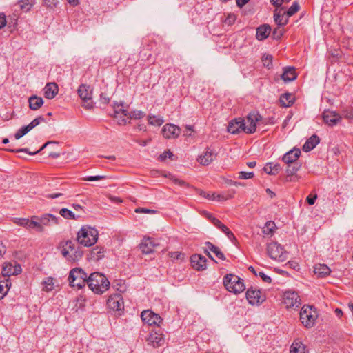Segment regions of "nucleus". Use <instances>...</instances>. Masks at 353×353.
<instances>
[{"mask_svg":"<svg viewBox=\"0 0 353 353\" xmlns=\"http://www.w3.org/2000/svg\"><path fill=\"white\" fill-rule=\"evenodd\" d=\"M316 199H317V195L316 194H314L313 196L310 194L309 196H307L306 201H307V203L309 205H312L314 204Z\"/></svg>","mask_w":353,"mask_h":353,"instance_id":"obj_61","label":"nucleus"},{"mask_svg":"<svg viewBox=\"0 0 353 353\" xmlns=\"http://www.w3.org/2000/svg\"><path fill=\"white\" fill-rule=\"evenodd\" d=\"M317 316L316 310L312 306L304 305L301 310L300 321L305 327H313Z\"/></svg>","mask_w":353,"mask_h":353,"instance_id":"obj_6","label":"nucleus"},{"mask_svg":"<svg viewBox=\"0 0 353 353\" xmlns=\"http://www.w3.org/2000/svg\"><path fill=\"white\" fill-rule=\"evenodd\" d=\"M29 107L32 110H37L43 104V100L41 97L32 95L28 99Z\"/></svg>","mask_w":353,"mask_h":353,"instance_id":"obj_31","label":"nucleus"},{"mask_svg":"<svg viewBox=\"0 0 353 353\" xmlns=\"http://www.w3.org/2000/svg\"><path fill=\"white\" fill-rule=\"evenodd\" d=\"M300 155L301 150L299 148H294L283 155L282 161L286 165L293 163L296 162Z\"/></svg>","mask_w":353,"mask_h":353,"instance_id":"obj_22","label":"nucleus"},{"mask_svg":"<svg viewBox=\"0 0 353 353\" xmlns=\"http://www.w3.org/2000/svg\"><path fill=\"white\" fill-rule=\"evenodd\" d=\"M59 218L51 214H45L39 217V221L43 225V227L45 226H52L53 225H57Z\"/></svg>","mask_w":353,"mask_h":353,"instance_id":"obj_26","label":"nucleus"},{"mask_svg":"<svg viewBox=\"0 0 353 353\" xmlns=\"http://www.w3.org/2000/svg\"><path fill=\"white\" fill-rule=\"evenodd\" d=\"M59 213L63 217H64L65 219H75L74 213L71 210H70L67 208H62L60 210Z\"/></svg>","mask_w":353,"mask_h":353,"instance_id":"obj_49","label":"nucleus"},{"mask_svg":"<svg viewBox=\"0 0 353 353\" xmlns=\"http://www.w3.org/2000/svg\"><path fill=\"white\" fill-rule=\"evenodd\" d=\"M21 272V268L20 265L17 264L16 262L14 265L10 262L4 263L2 268V277H9L11 275H17L20 274Z\"/></svg>","mask_w":353,"mask_h":353,"instance_id":"obj_16","label":"nucleus"},{"mask_svg":"<svg viewBox=\"0 0 353 353\" xmlns=\"http://www.w3.org/2000/svg\"><path fill=\"white\" fill-rule=\"evenodd\" d=\"M18 3L21 10L25 12H28L30 10L31 8L34 5V0H21Z\"/></svg>","mask_w":353,"mask_h":353,"instance_id":"obj_40","label":"nucleus"},{"mask_svg":"<svg viewBox=\"0 0 353 353\" xmlns=\"http://www.w3.org/2000/svg\"><path fill=\"white\" fill-rule=\"evenodd\" d=\"M161 133L165 139H176L179 136L181 129L174 124L167 123L162 128Z\"/></svg>","mask_w":353,"mask_h":353,"instance_id":"obj_15","label":"nucleus"},{"mask_svg":"<svg viewBox=\"0 0 353 353\" xmlns=\"http://www.w3.org/2000/svg\"><path fill=\"white\" fill-rule=\"evenodd\" d=\"M271 32V27L268 24H263L256 28V38L259 41H263L268 37Z\"/></svg>","mask_w":353,"mask_h":353,"instance_id":"obj_24","label":"nucleus"},{"mask_svg":"<svg viewBox=\"0 0 353 353\" xmlns=\"http://www.w3.org/2000/svg\"><path fill=\"white\" fill-rule=\"evenodd\" d=\"M145 115V112L141 110H134L128 112V117L132 119H140L144 117Z\"/></svg>","mask_w":353,"mask_h":353,"instance_id":"obj_45","label":"nucleus"},{"mask_svg":"<svg viewBox=\"0 0 353 353\" xmlns=\"http://www.w3.org/2000/svg\"><path fill=\"white\" fill-rule=\"evenodd\" d=\"M281 78L285 82H290L295 80L296 79V74L294 68L287 67L284 68Z\"/></svg>","mask_w":353,"mask_h":353,"instance_id":"obj_30","label":"nucleus"},{"mask_svg":"<svg viewBox=\"0 0 353 353\" xmlns=\"http://www.w3.org/2000/svg\"><path fill=\"white\" fill-rule=\"evenodd\" d=\"M107 305L113 311H121L124 308L123 299L120 294L110 296L107 301Z\"/></svg>","mask_w":353,"mask_h":353,"instance_id":"obj_13","label":"nucleus"},{"mask_svg":"<svg viewBox=\"0 0 353 353\" xmlns=\"http://www.w3.org/2000/svg\"><path fill=\"white\" fill-rule=\"evenodd\" d=\"M224 185L225 187H237L239 185H241L240 183L233 181L232 179L229 178H225L224 179Z\"/></svg>","mask_w":353,"mask_h":353,"instance_id":"obj_57","label":"nucleus"},{"mask_svg":"<svg viewBox=\"0 0 353 353\" xmlns=\"http://www.w3.org/2000/svg\"><path fill=\"white\" fill-rule=\"evenodd\" d=\"M123 102L119 103H114L113 105L114 117L118 119L119 125H125L127 123V119L125 117H127L128 112L127 110L123 108Z\"/></svg>","mask_w":353,"mask_h":353,"instance_id":"obj_14","label":"nucleus"},{"mask_svg":"<svg viewBox=\"0 0 353 353\" xmlns=\"http://www.w3.org/2000/svg\"><path fill=\"white\" fill-rule=\"evenodd\" d=\"M43 290L46 292H51L54 288V279L52 277H47L43 281Z\"/></svg>","mask_w":353,"mask_h":353,"instance_id":"obj_38","label":"nucleus"},{"mask_svg":"<svg viewBox=\"0 0 353 353\" xmlns=\"http://www.w3.org/2000/svg\"><path fill=\"white\" fill-rule=\"evenodd\" d=\"M148 121L150 125L160 126L163 123V119L161 117H157L155 116H148Z\"/></svg>","mask_w":353,"mask_h":353,"instance_id":"obj_41","label":"nucleus"},{"mask_svg":"<svg viewBox=\"0 0 353 353\" xmlns=\"http://www.w3.org/2000/svg\"><path fill=\"white\" fill-rule=\"evenodd\" d=\"M259 276L262 279V280L264 282L268 283H271V281H272L271 278L269 276L266 275L263 272H260L259 273Z\"/></svg>","mask_w":353,"mask_h":353,"instance_id":"obj_62","label":"nucleus"},{"mask_svg":"<svg viewBox=\"0 0 353 353\" xmlns=\"http://www.w3.org/2000/svg\"><path fill=\"white\" fill-rule=\"evenodd\" d=\"M42 122H45V119L43 117L39 116L32 121L28 125L30 130H32Z\"/></svg>","mask_w":353,"mask_h":353,"instance_id":"obj_51","label":"nucleus"},{"mask_svg":"<svg viewBox=\"0 0 353 353\" xmlns=\"http://www.w3.org/2000/svg\"><path fill=\"white\" fill-rule=\"evenodd\" d=\"M223 285L228 291L235 294L243 292L245 289L243 280L232 274H228L223 277Z\"/></svg>","mask_w":353,"mask_h":353,"instance_id":"obj_4","label":"nucleus"},{"mask_svg":"<svg viewBox=\"0 0 353 353\" xmlns=\"http://www.w3.org/2000/svg\"><path fill=\"white\" fill-rule=\"evenodd\" d=\"M283 303L287 308H297L301 305L299 296L295 292H285L283 294Z\"/></svg>","mask_w":353,"mask_h":353,"instance_id":"obj_12","label":"nucleus"},{"mask_svg":"<svg viewBox=\"0 0 353 353\" xmlns=\"http://www.w3.org/2000/svg\"><path fill=\"white\" fill-rule=\"evenodd\" d=\"M323 121L330 126L336 125L341 120V117L334 111L324 110L322 114Z\"/></svg>","mask_w":353,"mask_h":353,"instance_id":"obj_17","label":"nucleus"},{"mask_svg":"<svg viewBox=\"0 0 353 353\" xmlns=\"http://www.w3.org/2000/svg\"><path fill=\"white\" fill-rule=\"evenodd\" d=\"M305 347L300 341H294L290 347V353H305Z\"/></svg>","mask_w":353,"mask_h":353,"instance_id":"obj_37","label":"nucleus"},{"mask_svg":"<svg viewBox=\"0 0 353 353\" xmlns=\"http://www.w3.org/2000/svg\"><path fill=\"white\" fill-rule=\"evenodd\" d=\"M212 223L217 227L219 229H220L223 232H225L226 230H228V227L225 225L223 223H222L219 219L216 218L212 219Z\"/></svg>","mask_w":353,"mask_h":353,"instance_id":"obj_53","label":"nucleus"},{"mask_svg":"<svg viewBox=\"0 0 353 353\" xmlns=\"http://www.w3.org/2000/svg\"><path fill=\"white\" fill-rule=\"evenodd\" d=\"M216 157V154L210 148H208L203 154L199 156L198 161L203 165H207L212 162L215 159Z\"/></svg>","mask_w":353,"mask_h":353,"instance_id":"obj_23","label":"nucleus"},{"mask_svg":"<svg viewBox=\"0 0 353 353\" xmlns=\"http://www.w3.org/2000/svg\"><path fill=\"white\" fill-rule=\"evenodd\" d=\"M135 212L137 213H150L154 214L156 212L155 210L148 209V208H137L135 210Z\"/></svg>","mask_w":353,"mask_h":353,"instance_id":"obj_60","label":"nucleus"},{"mask_svg":"<svg viewBox=\"0 0 353 353\" xmlns=\"http://www.w3.org/2000/svg\"><path fill=\"white\" fill-rule=\"evenodd\" d=\"M113 287L121 293L125 292L127 290L125 282L122 280L115 281Z\"/></svg>","mask_w":353,"mask_h":353,"instance_id":"obj_46","label":"nucleus"},{"mask_svg":"<svg viewBox=\"0 0 353 353\" xmlns=\"http://www.w3.org/2000/svg\"><path fill=\"white\" fill-rule=\"evenodd\" d=\"M99 101L103 104H108L110 102V98L105 94L101 93Z\"/></svg>","mask_w":353,"mask_h":353,"instance_id":"obj_64","label":"nucleus"},{"mask_svg":"<svg viewBox=\"0 0 353 353\" xmlns=\"http://www.w3.org/2000/svg\"><path fill=\"white\" fill-rule=\"evenodd\" d=\"M274 19L276 23L279 26H282L287 23V20L283 22V17L280 14H274Z\"/></svg>","mask_w":353,"mask_h":353,"instance_id":"obj_54","label":"nucleus"},{"mask_svg":"<svg viewBox=\"0 0 353 353\" xmlns=\"http://www.w3.org/2000/svg\"><path fill=\"white\" fill-rule=\"evenodd\" d=\"M141 318L144 323L149 325L159 326L163 321L158 314H155L149 310L143 311L141 314Z\"/></svg>","mask_w":353,"mask_h":353,"instance_id":"obj_11","label":"nucleus"},{"mask_svg":"<svg viewBox=\"0 0 353 353\" xmlns=\"http://www.w3.org/2000/svg\"><path fill=\"white\" fill-rule=\"evenodd\" d=\"M87 284L92 291L99 294H103L110 287L108 279L99 272L92 273L88 278Z\"/></svg>","mask_w":353,"mask_h":353,"instance_id":"obj_1","label":"nucleus"},{"mask_svg":"<svg viewBox=\"0 0 353 353\" xmlns=\"http://www.w3.org/2000/svg\"><path fill=\"white\" fill-rule=\"evenodd\" d=\"M104 250L103 248L95 247L91 251V255L95 260H99L103 256Z\"/></svg>","mask_w":353,"mask_h":353,"instance_id":"obj_42","label":"nucleus"},{"mask_svg":"<svg viewBox=\"0 0 353 353\" xmlns=\"http://www.w3.org/2000/svg\"><path fill=\"white\" fill-rule=\"evenodd\" d=\"M330 269L325 264H317L314 267V272L319 277H324L330 273Z\"/></svg>","mask_w":353,"mask_h":353,"instance_id":"obj_32","label":"nucleus"},{"mask_svg":"<svg viewBox=\"0 0 353 353\" xmlns=\"http://www.w3.org/2000/svg\"><path fill=\"white\" fill-rule=\"evenodd\" d=\"M262 62L265 67L268 68V69L271 68L272 66V56L268 54H265L262 57Z\"/></svg>","mask_w":353,"mask_h":353,"instance_id":"obj_48","label":"nucleus"},{"mask_svg":"<svg viewBox=\"0 0 353 353\" xmlns=\"http://www.w3.org/2000/svg\"><path fill=\"white\" fill-rule=\"evenodd\" d=\"M267 252L269 256L279 261H284L287 259V253L276 242H272L267 245Z\"/></svg>","mask_w":353,"mask_h":353,"instance_id":"obj_8","label":"nucleus"},{"mask_svg":"<svg viewBox=\"0 0 353 353\" xmlns=\"http://www.w3.org/2000/svg\"><path fill=\"white\" fill-rule=\"evenodd\" d=\"M172 156H173L172 152L170 150H165L161 154H160V156L159 157V159L160 161H164L168 158L170 159Z\"/></svg>","mask_w":353,"mask_h":353,"instance_id":"obj_56","label":"nucleus"},{"mask_svg":"<svg viewBox=\"0 0 353 353\" xmlns=\"http://www.w3.org/2000/svg\"><path fill=\"white\" fill-rule=\"evenodd\" d=\"M343 116L348 119H353V110H345L343 111Z\"/></svg>","mask_w":353,"mask_h":353,"instance_id":"obj_63","label":"nucleus"},{"mask_svg":"<svg viewBox=\"0 0 353 353\" xmlns=\"http://www.w3.org/2000/svg\"><path fill=\"white\" fill-rule=\"evenodd\" d=\"M300 8L299 4L297 1H294L292 6L288 8L286 14L288 17H292L299 11Z\"/></svg>","mask_w":353,"mask_h":353,"instance_id":"obj_47","label":"nucleus"},{"mask_svg":"<svg viewBox=\"0 0 353 353\" xmlns=\"http://www.w3.org/2000/svg\"><path fill=\"white\" fill-rule=\"evenodd\" d=\"M205 245V246L204 248V252L208 255V256L210 259L214 260L213 257L212 256V255L210 253V251H211L219 259H221V260L225 259V257L223 253L221 251L219 248H218L217 246L214 245V244H212V243H210L209 241L206 242Z\"/></svg>","mask_w":353,"mask_h":353,"instance_id":"obj_20","label":"nucleus"},{"mask_svg":"<svg viewBox=\"0 0 353 353\" xmlns=\"http://www.w3.org/2000/svg\"><path fill=\"white\" fill-rule=\"evenodd\" d=\"M199 194H200V195L203 196V197H205V198H206V199H208L209 200H212V201L216 200L215 193L214 192H213V193H206L204 191L201 190Z\"/></svg>","mask_w":353,"mask_h":353,"instance_id":"obj_59","label":"nucleus"},{"mask_svg":"<svg viewBox=\"0 0 353 353\" xmlns=\"http://www.w3.org/2000/svg\"><path fill=\"white\" fill-rule=\"evenodd\" d=\"M60 247L63 256L69 262L79 261L83 256V251L79 248H76L70 240L61 242Z\"/></svg>","mask_w":353,"mask_h":353,"instance_id":"obj_2","label":"nucleus"},{"mask_svg":"<svg viewBox=\"0 0 353 353\" xmlns=\"http://www.w3.org/2000/svg\"><path fill=\"white\" fill-rule=\"evenodd\" d=\"M245 122L241 118L234 119L232 120L227 127V130L231 134H238L240 132L243 131Z\"/></svg>","mask_w":353,"mask_h":353,"instance_id":"obj_18","label":"nucleus"},{"mask_svg":"<svg viewBox=\"0 0 353 353\" xmlns=\"http://www.w3.org/2000/svg\"><path fill=\"white\" fill-rule=\"evenodd\" d=\"M59 91L58 85L56 83H48L44 88V96L48 99L55 97Z\"/></svg>","mask_w":353,"mask_h":353,"instance_id":"obj_25","label":"nucleus"},{"mask_svg":"<svg viewBox=\"0 0 353 353\" xmlns=\"http://www.w3.org/2000/svg\"><path fill=\"white\" fill-rule=\"evenodd\" d=\"M274 223L272 221H268L263 228V232L266 235L271 234L274 232Z\"/></svg>","mask_w":353,"mask_h":353,"instance_id":"obj_50","label":"nucleus"},{"mask_svg":"<svg viewBox=\"0 0 353 353\" xmlns=\"http://www.w3.org/2000/svg\"><path fill=\"white\" fill-rule=\"evenodd\" d=\"M88 278L87 274L83 269L75 268L70 271L68 280L72 288L80 290L88 283Z\"/></svg>","mask_w":353,"mask_h":353,"instance_id":"obj_5","label":"nucleus"},{"mask_svg":"<svg viewBox=\"0 0 353 353\" xmlns=\"http://www.w3.org/2000/svg\"><path fill=\"white\" fill-rule=\"evenodd\" d=\"M159 243H156L155 240L151 237L144 238L140 244V249L144 254H150L154 251L155 247L158 246Z\"/></svg>","mask_w":353,"mask_h":353,"instance_id":"obj_19","label":"nucleus"},{"mask_svg":"<svg viewBox=\"0 0 353 353\" xmlns=\"http://www.w3.org/2000/svg\"><path fill=\"white\" fill-rule=\"evenodd\" d=\"M279 101L282 107H290L294 103V97L290 93H285L281 95Z\"/></svg>","mask_w":353,"mask_h":353,"instance_id":"obj_33","label":"nucleus"},{"mask_svg":"<svg viewBox=\"0 0 353 353\" xmlns=\"http://www.w3.org/2000/svg\"><path fill=\"white\" fill-rule=\"evenodd\" d=\"M206 259L200 254H194L191 256V263L192 267L198 270H203L206 268Z\"/></svg>","mask_w":353,"mask_h":353,"instance_id":"obj_21","label":"nucleus"},{"mask_svg":"<svg viewBox=\"0 0 353 353\" xmlns=\"http://www.w3.org/2000/svg\"><path fill=\"white\" fill-rule=\"evenodd\" d=\"M320 139L317 135H312L303 145V150L305 152L311 151L316 147Z\"/></svg>","mask_w":353,"mask_h":353,"instance_id":"obj_27","label":"nucleus"},{"mask_svg":"<svg viewBox=\"0 0 353 353\" xmlns=\"http://www.w3.org/2000/svg\"><path fill=\"white\" fill-rule=\"evenodd\" d=\"M78 94L83 101V106L86 109H91L93 107L92 101V90L87 85L82 84L79 87Z\"/></svg>","mask_w":353,"mask_h":353,"instance_id":"obj_10","label":"nucleus"},{"mask_svg":"<svg viewBox=\"0 0 353 353\" xmlns=\"http://www.w3.org/2000/svg\"><path fill=\"white\" fill-rule=\"evenodd\" d=\"M234 192H235L233 188H232L231 190H230L228 191V193L226 195H225L223 194H216L215 193L216 201H225V200L229 199L233 196V195L234 194Z\"/></svg>","mask_w":353,"mask_h":353,"instance_id":"obj_43","label":"nucleus"},{"mask_svg":"<svg viewBox=\"0 0 353 353\" xmlns=\"http://www.w3.org/2000/svg\"><path fill=\"white\" fill-rule=\"evenodd\" d=\"M246 299L249 303L254 305L262 303L265 301V296L260 290L251 287L246 292Z\"/></svg>","mask_w":353,"mask_h":353,"instance_id":"obj_9","label":"nucleus"},{"mask_svg":"<svg viewBox=\"0 0 353 353\" xmlns=\"http://www.w3.org/2000/svg\"><path fill=\"white\" fill-rule=\"evenodd\" d=\"M281 170V165L278 163L270 162L265 164L263 167L264 172L270 175L278 174Z\"/></svg>","mask_w":353,"mask_h":353,"instance_id":"obj_29","label":"nucleus"},{"mask_svg":"<svg viewBox=\"0 0 353 353\" xmlns=\"http://www.w3.org/2000/svg\"><path fill=\"white\" fill-rule=\"evenodd\" d=\"M31 130L28 127V125H25L19 129L14 134V137L17 140L21 139L22 137L26 135L28 132Z\"/></svg>","mask_w":353,"mask_h":353,"instance_id":"obj_44","label":"nucleus"},{"mask_svg":"<svg viewBox=\"0 0 353 353\" xmlns=\"http://www.w3.org/2000/svg\"><path fill=\"white\" fill-rule=\"evenodd\" d=\"M300 167L297 162L286 165L287 176H292L296 174Z\"/></svg>","mask_w":353,"mask_h":353,"instance_id":"obj_39","label":"nucleus"},{"mask_svg":"<svg viewBox=\"0 0 353 353\" xmlns=\"http://www.w3.org/2000/svg\"><path fill=\"white\" fill-rule=\"evenodd\" d=\"M12 221L14 223H15L17 225L26 228V229L30 230V223H31V219H26V218H17L14 217L12 219Z\"/></svg>","mask_w":353,"mask_h":353,"instance_id":"obj_36","label":"nucleus"},{"mask_svg":"<svg viewBox=\"0 0 353 353\" xmlns=\"http://www.w3.org/2000/svg\"><path fill=\"white\" fill-rule=\"evenodd\" d=\"M98 231L90 226H83L77 233V241L86 247L93 245L98 239Z\"/></svg>","mask_w":353,"mask_h":353,"instance_id":"obj_3","label":"nucleus"},{"mask_svg":"<svg viewBox=\"0 0 353 353\" xmlns=\"http://www.w3.org/2000/svg\"><path fill=\"white\" fill-rule=\"evenodd\" d=\"M149 343L152 344L154 347H159L163 343V339L161 334L157 333L151 334L148 338Z\"/></svg>","mask_w":353,"mask_h":353,"instance_id":"obj_34","label":"nucleus"},{"mask_svg":"<svg viewBox=\"0 0 353 353\" xmlns=\"http://www.w3.org/2000/svg\"><path fill=\"white\" fill-rule=\"evenodd\" d=\"M244 120L243 130L247 134H252L256 131V124L262 120L261 115L257 111L250 112Z\"/></svg>","mask_w":353,"mask_h":353,"instance_id":"obj_7","label":"nucleus"},{"mask_svg":"<svg viewBox=\"0 0 353 353\" xmlns=\"http://www.w3.org/2000/svg\"><path fill=\"white\" fill-rule=\"evenodd\" d=\"M0 283L3 284V287L8 289V292L12 285L10 279L8 277H0Z\"/></svg>","mask_w":353,"mask_h":353,"instance_id":"obj_58","label":"nucleus"},{"mask_svg":"<svg viewBox=\"0 0 353 353\" xmlns=\"http://www.w3.org/2000/svg\"><path fill=\"white\" fill-rule=\"evenodd\" d=\"M236 19V16L233 13H230L228 14L225 23L228 24V26H231L234 23Z\"/></svg>","mask_w":353,"mask_h":353,"instance_id":"obj_55","label":"nucleus"},{"mask_svg":"<svg viewBox=\"0 0 353 353\" xmlns=\"http://www.w3.org/2000/svg\"><path fill=\"white\" fill-rule=\"evenodd\" d=\"M30 229H35L39 232L44 231L42 223L39 221V216H31Z\"/></svg>","mask_w":353,"mask_h":353,"instance_id":"obj_35","label":"nucleus"},{"mask_svg":"<svg viewBox=\"0 0 353 353\" xmlns=\"http://www.w3.org/2000/svg\"><path fill=\"white\" fill-rule=\"evenodd\" d=\"M283 29L281 28V26H278L277 28H274V30L272 32V38L276 40H279L281 38V37L283 34Z\"/></svg>","mask_w":353,"mask_h":353,"instance_id":"obj_52","label":"nucleus"},{"mask_svg":"<svg viewBox=\"0 0 353 353\" xmlns=\"http://www.w3.org/2000/svg\"><path fill=\"white\" fill-rule=\"evenodd\" d=\"M55 143H57L55 141H48L46 143H44L39 150L34 151V152H30V151H29V150L28 148H19V149L8 148V149H6V150L8 152H26L30 155H34V154L40 152L45 148H46L48 145L55 144Z\"/></svg>","mask_w":353,"mask_h":353,"instance_id":"obj_28","label":"nucleus"}]
</instances>
